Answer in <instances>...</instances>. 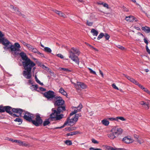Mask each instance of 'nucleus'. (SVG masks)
Masks as SVG:
<instances>
[{
  "instance_id": "obj_1",
  "label": "nucleus",
  "mask_w": 150,
  "mask_h": 150,
  "mask_svg": "<svg viewBox=\"0 0 150 150\" xmlns=\"http://www.w3.org/2000/svg\"><path fill=\"white\" fill-rule=\"evenodd\" d=\"M75 108L77 109V110H75L74 111L71 112L70 114V116L69 117V119L70 120L69 122H77L79 117H81V115L80 114H76L74 117H71V116L75 114L76 113L80 112L81 109L83 108L82 105L80 103L77 107H74Z\"/></svg>"
},
{
  "instance_id": "obj_2",
  "label": "nucleus",
  "mask_w": 150,
  "mask_h": 150,
  "mask_svg": "<svg viewBox=\"0 0 150 150\" xmlns=\"http://www.w3.org/2000/svg\"><path fill=\"white\" fill-rule=\"evenodd\" d=\"M52 110L53 112L50 115V117L48 119H47L44 122H50L52 121H56L60 120L63 117V114L58 115L59 114L56 112V110H54L53 108L52 109Z\"/></svg>"
},
{
  "instance_id": "obj_3",
  "label": "nucleus",
  "mask_w": 150,
  "mask_h": 150,
  "mask_svg": "<svg viewBox=\"0 0 150 150\" xmlns=\"http://www.w3.org/2000/svg\"><path fill=\"white\" fill-rule=\"evenodd\" d=\"M69 57L73 61L75 62L76 63H77L79 64V59L78 57L76 56L74 53L79 55L80 54L79 50L76 48L72 47L71 48V50L69 51Z\"/></svg>"
},
{
  "instance_id": "obj_4",
  "label": "nucleus",
  "mask_w": 150,
  "mask_h": 150,
  "mask_svg": "<svg viewBox=\"0 0 150 150\" xmlns=\"http://www.w3.org/2000/svg\"><path fill=\"white\" fill-rule=\"evenodd\" d=\"M12 110L14 113L19 114L20 115L23 112V110L20 108H12L9 106H4V112L6 111L10 115L12 114V112L11 111Z\"/></svg>"
},
{
  "instance_id": "obj_5",
  "label": "nucleus",
  "mask_w": 150,
  "mask_h": 150,
  "mask_svg": "<svg viewBox=\"0 0 150 150\" xmlns=\"http://www.w3.org/2000/svg\"><path fill=\"white\" fill-rule=\"evenodd\" d=\"M22 62L25 70H31L32 68L35 65V63L30 59Z\"/></svg>"
},
{
  "instance_id": "obj_6",
  "label": "nucleus",
  "mask_w": 150,
  "mask_h": 150,
  "mask_svg": "<svg viewBox=\"0 0 150 150\" xmlns=\"http://www.w3.org/2000/svg\"><path fill=\"white\" fill-rule=\"evenodd\" d=\"M21 46L18 43L16 42L14 45H12L11 44L9 47L11 51L13 52L15 54H19V52L20 51V48Z\"/></svg>"
},
{
  "instance_id": "obj_7",
  "label": "nucleus",
  "mask_w": 150,
  "mask_h": 150,
  "mask_svg": "<svg viewBox=\"0 0 150 150\" xmlns=\"http://www.w3.org/2000/svg\"><path fill=\"white\" fill-rule=\"evenodd\" d=\"M35 117V115L26 111L23 116V118L26 121L29 122H32L33 121Z\"/></svg>"
},
{
  "instance_id": "obj_8",
  "label": "nucleus",
  "mask_w": 150,
  "mask_h": 150,
  "mask_svg": "<svg viewBox=\"0 0 150 150\" xmlns=\"http://www.w3.org/2000/svg\"><path fill=\"white\" fill-rule=\"evenodd\" d=\"M118 119L122 121H128L125 118L123 117H117L116 118H108L107 119H105L103 120L101 122H109V121L108 120H109L111 121H118Z\"/></svg>"
},
{
  "instance_id": "obj_9",
  "label": "nucleus",
  "mask_w": 150,
  "mask_h": 150,
  "mask_svg": "<svg viewBox=\"0 0 150 150\" xmlns=\"http://www.w3.org/2000/svg\"><path fill=\"white\" fill-rule=\"evenodd\" d=\"M44 95L45 97L48 100L55 98V97H56L55 93L52 91H49L45 93Z\"/></svg>"
},
{
  "instance_id": "obj_10",
  "label": "nucleus",
  "mask_w": 150,
  "mask_h": 150,
  "mask_svg": "<svg viewBox=\"0 0 150 150\" xmlns=\"http://www.w3.org/2000/svg\"><path fill=\"white\" fill-rule=\"evenodd\" d=\"M111 132L116 136H118L122 134L123 130L118 127H114L111 130Z\"/></svg>"
},
{
  "instance_id": "obj_11",
  "label": "nucleus",
  "mask_w": 150,
  "mask_h": 150,
  "mask_svg": "<svg viewBox=\"0 0 150 150\" xmlns=\"http://www.w3.org/2000/svg\"><path fill=\"white\" fill-rule=\"evenodd\" d=\"M55 98L56 100L54 103V105L55 106H61L64 104V101L61 97L56 96Z\"/></svg>"
},
{
  "instance_id": "obj_12",
  "label": "nucleus",
  "mask_w": 150,
  "mask_h": 150,
  "mask_svg": "<svg viewBox=\"0 0 150 150\" xmlns=\"http://www.w3.org/2000/svg\"><path fill=\"white\" fill-rule=\"evenodd\" d=\"M23 74L26 79H30L32 77L31 70H25L23 71Z\"/></svg>"
},
{
  "instance_id": "obj_13",
  "label": "nucleus",
  "mask_w": 150,
  "mask_h": 150,
  "mask_svg": "<svg viewBox=\"0 0 150 150\" xmlns=\"http://www.w3.org/2000/svg\"><path fill=\"white\" fill-rule=\"evenodd\" d=\"M123 141L127 144H129L132 143L134 140L130 136H126L124 137L123 139Z\"/></svg>"
},
{
  "instance_id": "obj_14",
  "label": "nucleus",
  "mask_w": 150,
  "mask_h": 150,
  "mask_svg": "<svg viewBox=\"0 0 150 150\" xmlns=\"http://www.w3.org/2000/svg\"><path fill=\"white\" fill-rule=\"evenodd\" d=\"M2 44L5 46L4 47V49H9V47L11 45H11L10 42L6 39H4Z\"/></svg>"
},
{
  "instance_id": "obj_15",
  "label": "nucleus",
  "mask_w": 150,
  "mask_h": 150,
  "mask_svg": "<svg viewBox=\"0 0 150 150\" xmlns=\"http://www.w3.org/2000/svg\"><path fill=\"white\" fill-rule=\"evenodd\" d=\"M35 120H34L32 122H43L42 117H40V115L39 113H36L35 115Z\"/></svg>"
},
{
  "instance_id": "obj_16",
  "label": "nucleus",
  "mask_w": 150,
  "mask_h": 150,
  "mask_svg": "<svg viewBox=\"0 0 150 150\" xmlns=\"http://www.w3.org/2000/svg\"><path fill=\"white\" fill-rule=\"evenodd\" d=\"M75 87L78 88L77 87H79L82 89H86L87 88V86L83 83L77 82V84L75 85Z\"/></svg>"
},
{
  "instance_id": "obj_17",
  "label": "nucleus",
  "mask_w": 150,
  "mask_h": 150,
  "mask_svg": "<svg viewBox=\"0 0 150 150\" xmlns=\"http://www.w3.org/2000/svg\"><path fill=\"white\" fill-rule=\"evenodd\" d=\"M53 11L60 17H62L64 18H66L67 17V16L66 15L61 11H59L56 10H54Z\"/></svg>"
},
{
  "instance_id": "obj_18",
  "label": "nucleus",
  "mask_w": 150,
  "mask_h": 150,
  "mask_svg": "<svg viewBox=\"0 0 150 150\" xmlns=\"http://www.w3.org/2000/svg\"><path fill=\"white\" fill-rule=\"evenodd\" d=\"M66 110L65 107L64 106H59L58 107L57 111L56 110V112L59 114H60L61 112L65 111Z\"/></svg>"
},
{
  "instance_id": "obj_19",
  "label": "nucleus",
  "mask_w": 150,
  "mask_h": 150,
  "mask_svg": "<svg viewBox=\"0 0 150 150\" xmlns=\"http://www.w3.org/2000/svg\"><path fill=\"white\" fill-rule=\"evenodd\" d=\"M20 55L23 60H24L23 61H26L28 59H29L28 57L26 54L23 52H21L20 54Z\"/></svg>"
},
{
  "instance_id": "obj_20",
  "label": "nucleus",
  "mask_w": 150,
  "mask_h": 150,
  "mask_svg": "<svg viewBox=\"0 0 150 150\" xmlns=\"http://www.w3.org/2000/svg\"><path fill=\"white\" fill-rule=\"evenodd\" d=\"M136 19L134 17L132 16H129L128 17L126 16L125 18L126 20L129 22L133 21H137L135 20Z\"/></svg>"
},
{
  "instance_id": "obj_21",
  "label": "nucleus",
  "mask_w": 150,
  "mask_h": 150,
  "mask_svg": "<svg viewBox=\"0 0 150 150\" xmlns=\"http://www.w3.org/2000/svg\"><path fill=\"white\" fill-rule=\"evenodd\" d=\"M142 29L146 33L150 34V28L147 26L142 27Z\"/></svg>"
},
{
  "instance_id": "obj_22",
  "label": "nucleus",
  "mask_w": 150,
  "mask_h": 150,
  "mask_svg": "<svg viewBox=\"0 0 150 150\" xmlns=\"http://www.w3.org/2000/svg\"><path fill=\"white\" fill-rule=\"evenodd\" d=\"M140 104L144 106L146 105L147 106V109H149V101L147 103H145L144 101H142L140 102Z\"/></svg>"
},
{
  "instance_id": "obj_23",
  "label": "nucleus",
  "mask_w": 150,
  "mask_h": 150,
  "mask_svg": "<svg viewBox=\"0 0 150 150\" xmlns=\"http://www.w3.org/2000/svg\"><path fill=\"white\" fill-rule=\"evenodd\" d=\"M59 92L61 93L62 95L64 96L67 95V92L64 90L63 88H61L59 90Z\"/></svg>"
},
{
  "instance_id": "obj_24",
  "label": "nucleus",
  "mask_w": 150,
  "mask_h": 150,
  "mask_svg": "<svg viewBox=\"0 0 150 150\" xmlns=\"http://www.w3.org/2000/svg\"><path fill=\"white\" fill-rule=\"evenodd\" d=\"M91 33L93 34V35L96 36H97L98 34V31L94 29H92L91 30Z\"/></svg>"
},
{
  "instance_id": "obj_25",
  "label": "nucleus",
  "mask_w": 150,
  "mask_h": 150,
  "mask_svg": "<svg viewBox=\"0 0 150 150\" xmlns=\"http://www.w3.org/2000/svg\"><path fill=\"white\" fill-rule=\"evenodd\" d=\"M18 144L20 146H27V144L24 142H22L20 140H18Z\"/></svg>"
},
{
  "instance_id": "obj_26",
  "label": "nucleus",
  "mask_w": 150,
  "mask_h": 150,
  "mask_svg": "<svg viewBox=\"0 0 150 150\" xmlns=\"http://www.w3.org/2000/svg\"><path fill=\"white\" fill-rule=\"evenodd\" d=\"M135 141L137 142L140 144H141L142 143H143L144 142V140L140 138H138L137 139H135Z\"/></svg>"
},
{
  "instance_id": "obj_27",
  "label": "nucleus",
  "mask_w": 150,
  "mask_h": 150,
  "mask_svg": "<svg viewBox=\"0 0 150 150\" xmlns=\"http://www.w3.org/2000/svg\"><path fill=\"white\" fill-rule=\"evenodd\" d=\"M44 50L48 53H51L52 52V50L51 49L47 47H44Z\"/></svg>"
},
{
  "instance_id": "obj_28",
  "label": "nucleus",
  "mask_w": 150,
  "mask_h": 150,
  "mask_svg": "<svg viewBox=\"0 0 150 150\" xmlns=\"http://www.w3.org/2000/svg\"><path fill=\"white\" fill-rule=\"evenodd\" d=\"M19 8H18V9H17L16 11V13L18 15L20 16H21L23 17H25V15L24 14H23L21 13V12L20 11H19Z\"/></svg>"
},
{
  "instance_id": "obj_29",
  "label": "nucleus",
  "mask_w": 150,
  "mask_h": 150,
  "mask_svg": "<svg viewBox=\"0 0 150 150\" xmlns=\"http://www.w3.org/2000/svg\"><path fill=\"white\" fill-rule=\"evenodd\" d=\"M79 133V132L77 131L70 132L67 134V136H72L76 134Z\"/></svg>"
},
{
  "instance_id": "obj_30",
  "label": "nucleus",
  "mask_w": 150,
  "mask_h": 150,
  "mask_svg": "<svg viewBox=\"0 0 150 150\" xmlns=\"http://www.w3.org/2000/svg\"><path fill=\"white\" fill-rule=\"evenodd\" d=\"M115 135L114 134L111 133L108 135V137L111 139H113L115 137Z\"/></svg>"
},
{
  "instance_id": "obj_31",
  "label": "nucleus",
  "mask_w": 150,
  "mask_h": 150,
  "mask_svg": "<svg viewBox=\"0 0 150 150\" xmlns=\"http://www.w3.org/2000/svg\"><path fill=\"white\" fill-rule=\"evenodd\" d=\"M64 143L68 145H71L72 144V142L69 140H66L64 141Z\"/></svg>"
},
{
  "instance_id": "obj_32",
  "label": "nucleus",
  "mask_w": 150,
  "mask_h": 150,
  "mask_svg": "<svg viewBox=\"0 0 150 150\" xmlns=\"http://www.w3.org/2000/svg\"><path fill=\"white\" fill-rule=\"evenodd\" d=\"M33 125L36 126H41L43 122H32Z\"/></svg>"
},
{
  "instance_id": "obj_33",
  "label": "nucleus",
  "mask_w": 150,
  "mask_h": 150,
  "mask_svg": "<svg viewBox=\"0 0 150 150\" xmlns=\"http://www.w3.org/2000/svg\"><path fill=\"white\" fill-rule=\"evenodd\" d=\"M4 112V106L2 105H0V112Z\"/></svg>"
},
{
  "instance_id": "obj_34",
  "label": "nucleus",
  "mask_w": 150,
  "mask_h": 150,
  "mask_svg": "<svg viewBox=\"0 0 150 150\" xmlns=\"http://www.w3.org/2000/svg\"><path fill=\"white\" fill-rule=\"evenodd\" d=\"M104 34L103 33H101L98 37L97 39L98 40L104 36Z\"/></svg>"
},
{
  "instance_id": "obj_35",
  "label": "nucleus",
  "mask_w": 150,
  "mask_h": 150,
  "mask_svg": "<svg viewBox=\"0 0 150 150\" xmlns=\"http://www.w3.org/2000/svg\"><path fill=\"white\" fill-rule=\"evenodd\" d=\"M130 81H131V82H132L134 83L136 85L138 82L135 80L134 79H133L132 78V79H131Z\"/></svg>"
},
{
  "instance_id": "obj_36",
  "label": "nucleus",
  "mask_w": 150,
  "mask_h": 150,
  "mask_svg": "<svg viewBox=\"0 0 150 150\" xmlns=\"http://www.w3.org/2000/svg\"><path fill=\"white\" fill-rule=\"evenodd\" d=\"M26 47L28 48V49L30 50H31L32 49H33V48L34 47H33L31 45H30L28 44L27 45Z\"/></svg>"
},
{
  "instance_id": "obj_37",
  "label": "nucleus",
  "mask_w": 150,
  "mask_h": 150,
  "mask_svg": "<svg viewBox=\"0 0 150 150\" xmlns=\"http://www.w3.org/2000/svg\"><path fill=\"white\" fill-rule=\"evenodd\" d=\"M10 7L11 9H12L13 10L16 11L18 9V8L17 7H15L14 6H13V5H10Z\"/></svg>"
},
{
  "instance_id": "obj_38",
  "label": "nucleus",
  "mask_w": 150,
  "mask_h": 150,
  "mask_svg": "<svg viewBox=\"0 0 150 150\" xmlns=\"http://www.w3.org/2000/svg\"><path fill=\"white\" fill-rule=\"evenodd\" d=\"M106 39L107 40H108L110 38V35L107 33H105L104 34V35Z\"/></svg>"
},
{
  "instance_id": "obj_39",
  "label": "nucleus",
  "mask_w": 150,
  "mask_h": 150,
  "mask_svg": "<svg viewBox=\"0 0 150 150\" xmlns=\"http://www.w3.org/2000/svg\"><path fill=\"white\" fill-rule=\"evenodd\" d=\"M91 141L94 144H98L99 143L98 142L94 139H91Z\"/></svg>"
},
{
  "instance_id": "obj_40",
  "label": "nucleus",
  "mask_w": 150,
  "mask_h": 150,
  "mask_svg": "<svg viewBox=\"0 0 150 150\" xmlns=\"http://www.w3.org/2000/svg\"><path fill=\"white\" fill-rule=\"evenodd\" d=\"M69 123V122H65L63 126H62L60 127H57L55 128L56 129H60V128H62L64 127L65 125H66L67 124Z\"/></svg>"
},
{
  "instance_id": "obj_41",
  "label": "nucleus",
  "mask_w": 150,
  "mask_h": 150,
  "mask_svg": "<svg viewBox=\"0 0 150 150\" xmlns=\"http://www.w3.org/2000/svg\"><path fill=\"white\" fill-rule=\"evenodd\" d=\"M88 69L90 71V73L93 74H96V72L95 71H93V70H92L91 69L89 68H88Z\"/></svg>"
},
{
  "instance_id": "obj_42",
  "label": "nucleus",
  "mask_w": 150,
  "mask_h": 150,
  "mask_svg": "<svg viewBox=\"0 0 150 150\" xmlns=\"http://www.w3.org/2000/svg\"><path fill=\"white\" fill-rule=\"evenodd\" d=\"M93 24V22H89L88 21H87L86 24L89 26H91Z\"/></svg>"
},
{
  "instance_id": "obj_43",
  "label": "nucleus",
  "mask_w": 150,
  "mask_h": 150,
  "mask_svg": "<svg viewBox=\"0 0 150 150\" xmlns=\"http://www.w3.org/2000/svg\"><path fill=\"white\" fill-rule=\"evenodd\" d=\"M103 5L104 7L108 9L109 8V7L108 4L106 3H103Z\"/></svg>"
},
{
  "instance_id": "obj_44",
  "label": "nucleus",
  "mask_w": 150,
  "mask_h": 150,
  "mask_svg": "<svg viewBox=\"0 0 150 150\" xmlns=\"http://www.w3.org/2000/svg\"><path fill=\"white\" fill-rule=\"evenodd\" d=\"M14 121H17L18 122H22L23 120L22 119L19 118H17L14 120Z\"/></svg>"
},
{
  "instance_id": "obj_45",
  "label": "nucleus",
  "mask_w": 150,
  "mask_h": 150,
  "mask_svg": "<svg viewBox=\"0 0 150 150\" xmlns=\"http://www.w3.org/2000/svg\"><path fill=\"white\" fill-rule=\"evenodd\" d=\"M90 150H102L101 149L99 148H95L93 147H91L89 148Z\"/></svg>"
},
{
  "instance_id": "obj_46",
  "label": "nucleus",
  "mask_w": 150,
  "mask_h": 150,
  "mask_svg": "<svg viewBox=\"0 0 150 150\" xmlns=\"http://www.w3.org/2000/svg\"><path fill=\"white\" fill-rule=\"evenodd\" d=\"M136 85H138V86L142 90H143L144 88V87L143 86L140 84L138 82Z\"/></svg>"
},
{
  "instance_id": "obj_47",
  "label": "nucleus",
  "mask_w": 150,
  "mask_h": 150,
  "mask_svg": "<svg viewBox=\"0 0 150 150\" xmlns=\"http://www.w3.org/2000/svg\"><path fill=\"white\" fill-rule=\"evenodd\" d=\"M136 85H138V86L142 90H143L144 88V87L143 86L140 84L138 82Z\"/></svg>"
},
{
  "instance_id": "obj_48",
  "label": "nucleus",
  "mask_w": 150,
  "mask_h": 150,
  "mask_svg": "<svg viewBox=\"0 0 150 150\" xmlns=\"http://www.w3.org/2000/svg\"><path fill=\"white\" fill-rule=\"evenodd\" d=\"M33 52L36 53L38 51V50L35 48L33 47V49H32V50H31Z\"/></svg>"
},
{
  "instance_id": "obj_49",
  "label": "nucleus",
  "mask_w": 150,
  "mask_h": 150,
  "mask_svg": "<svg viewBox=\"0 0 150 150\" xmlns=\"http://www.w3.org/2000/svg\"><path fill=\"white\" fill-rule=\"evenodd\" d=\"M112 86L114 88L117 89V90H119L118 88L115 85L114 83L112 84Z\"/></svg>"
},
{
  "instance_id": "obj_50",
  "label": "nucleus",
  "mask_w": 150,
  "mask_h": 150,
  "mask_svg": "<svg viewBox=\"0 0 150 150\" xmlns=\"http://www.w3.org/2000/svg\"><path fill=\"white\" fill-rule=\"evenodd\" d=\"M146 48L147 52L149 54H150V50L149 49L147 45H146Z\"/></svg>"
},
{
  "instance_id": "obj_51",
  "label": "nucleus",
  "mask_w": 150,
  "mask_h": 150,
  "mask_svg": "<svg viewBox=\"0 0 150 150\" xmlns=\"http://www.w3.org/2000/svg\"><path fill=\"white\" fill-rule=\"evenodd\" d=\"M57 56L61 59H63L64 58L63 56L61 54H57Z\"/></svg>"
},
{
  "instance_id": "obj_52",
  "label": "nucleus",
  "mask_w": 150,
  "mask_h": 150,
  "mask_svg": "<svg viewBox=\"0 0 150 150\" xmlns=\"http://www.w3.org/2000/svg\"><path fill=\"white\" fill-rule=\"evenodd\" d=\"M42 68L47 71L49 70L50 69L48 67L45 66L44 65H42Z\"/></svg>"
},
{
  "instance_id": "obj_53",
  "label": "nucleus",
  "mask_w": 150,
  "mask_h": 150,
  "mask_svg": "<svg viewBox=\"0 0 150 150\" xmlns=\"http://www.w3.org/2000/svg\"><path fill=\"white\" fill-rule=\"evenodd\" d=\"M5 39L2 37L0 38V43L2 44Z\"/></svg>"
},
{
  "instance_id": "obj_54",
  "label": "nucleus",
  "mask_w": 150,
  "mask_h": 150,
  "mask_svg": "<svg viewBox=\"0 0 150 150\" xmlns=\"http://www.w3.org/2000/svg\"><path fill=\"white\" fill-rule=\"evenodd\" d=\"M124 75L127 79L130 81L131 79H132V78L125 74H124Z\"/></svg>"
},
{
  "instance_id": "obj_55",
  "label": "nucleus",
  "mask_w": 150,
  "mask_h": 150,
  "mask_svg": "<svg viewBox=\"0 0 150 150\" xmlns=\"http://www.w3.org/2000/svg\"><path fill=\"white\" fill-rule=\"evenodd\" d=\"M32 86L34 88L35 90H36L38 88V86L37 85H33Z\"/></svg>"
},
{
  "instance_id": "obj_56",
  "label": "nucleus",
  "mask_w": 150,
  "mask_h": 150,
  "mask_svg": "<svg viewBox=\"0 0 150 150\" xmlns=\"http://www.w3.org/2000/svg\"><path fill=\"white\" fill-rule=\"evenodd\" d=\"M143 90L145 92L147 93H148V92L149 91L147 88H145V87L144 88H143Z\"/></svg>"
},
{
  "instance_id": "obj_57",
  "label": "nucleus",
  "mask_w": 150,
  "mask_h": 150,
  "mask_svg": "<svg viewBox=\"0 0 150 150\" xmlns=\"http://www.w3.org/2000/svg\"><path fill=\"white\" fill-rule=\"evenodd\" d=\"M118 47L121 50H123L125 49V48L122 47V46L120 45H118Z\"/></svg>"
},
{
  "instance_id": "obj_58",
  "label": "nucleus",
  "mask_w": 150,
  "mask_h": 150,
  "mask_svg": "<svg viewBox=\"0 0 150 150\" xmlns=\"http://www.w3.org/2000/svg\"><path fill=\"white\" fill-rule=\"evenodd\" d=\"M35 81L37 82L38 83L40 82V81L38 79L36 75H35Z\"/></svg>"
},
{
  "instance_id": "obj_59",
  "label": "nucleus",
  "mask_w": 150,
  "mask_h": 150,
  "mask_svg": "<svg viewBox=\"0 0 150 150\" xmlns=\"http://www.w3.org/2000/svg\"><path fill=\"white\" fill-rule=\"evenodd\" d=\"M102 124L105 126H108L109 125V122H102Z\"/></svg>"
},
{
  "instance_id": "obj_60",
  "label": "nucleus",
  "mask_w": 150,
  "mask_h": 150,
  "mask_svg": "<svg viewBox=\"0 0 150 150\" xmlns=\"http://www.w3.org/2000/svg\"><path fill=\"white\" fill-rule=\"evenodd\" d=\"M19 115H16L15 114H13L12 113V115H11L12 116H13V117H19V116H21V115H19Z\"/></svg>"
},
{
  "instance_id": "obj_61",
  "label": "nucleus",
  "mask_w": 150,
  "mask_h": 150,
  "mask_svg": "<svg viewBox=\"0 0 150 150\" xmlns=\"http://www.w3.org/2000/svg\"><path fill=\"white\" fill-rule=\"evenodd\" d=\"M134 137L135 138V139H137L138 138H139V136L138 135H137L136 134H134Z\"/></svg>"
},
{
  "instance_id": "obj_62",
  "label": "nucleus",
  "mask_w": 150,
  "mask_h": 150,
  "mask_svg": "<svg viewBox=\"0 0 150 150\" xmlns=\"http://www.w3.org/2000/svg\"><path fill=\"white\" fill-rule=\"evenodd\" d=\"M104 2H102L101 1H99L97 2V4L98 5H103Z\"/></svg>"
},
{
  "instance_id": "obj_63",
  "label": "nucleus",
  "mask_w": 150,
  "mask_h": 150,
  "mask_svg": "<svg viewBox=\"0 0 150 150\" xmlns=\"http://www.w3.org/2000/svg\"><path fill=\"white\" fill-rule=\"evenodd\" d=\"M144 42L146 43V45H147L148 44V42L147 40L145 38H144Z\"/></svg>"
},
{
  "instance_id": "obj_64",
  "label": "nucleus",
  "mask_w": 150,
  "mask_h": 150,
  "mask_svg": "<svg viewBox=\"0 0 150 150\" xmlns=\"http://www.w3.org/2000/svg\"><path fill=\"white\" fill-rule=\"evenodd\" d=\"M50 123V122H43V125L44 126H46Z\"/></svg>"
}]
</instances>
